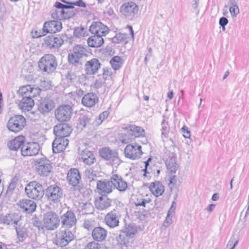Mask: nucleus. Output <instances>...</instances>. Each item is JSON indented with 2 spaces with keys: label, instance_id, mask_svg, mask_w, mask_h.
Segmentation results:
<instances>
[{
  "label": "nucleus",
  "instance_id": "f257e3e1",
  "mask_svg": "<svg viewBox=\"0 0 249 249\" xmlns=\"http://www.w3.org/2000/svg\"><path fill=\"white\" fill-rule=\"evenodd\" d=\"M38 66L41 71L48 74L52 73L57 67L56 58L52 54H45L39 59Z\"/></svg>",
  "mask_w": 249,
  "mask_h": 249
},
{
  "label": "nucleus",
  "instance_id": "f03ea898",
  "mask_svg": "<svg viewBox=\"0 0 249 249\" xmlns=\"http://www.w3.org/2000/svg\"><path fill=\"white\" fill-rule=\"evenodd\" d=\"M137 232V228L133 225H125L121 231L118 241L123 247H128L130 245V239L133 238Z\"/></svg>",
  "mask_w": 249,
  "mask_h": 249
},
{
  "label": "nucleus",
  "instance_id": "7ed1b4c3",
  "mask_svg": "<svg viewBox=\"0 0 249 249\" xmlns=\"http://www.w3.org/2000/svg\"><path fill=\"white\" fill-rule=\"evenodd\" d=\"M99 153L103 159L108 161L112 165H119L122 162L117 150L111 149L109 147H104L99 150Z\"/></svg>",
  "mask_w": 249,
  "mask_h": 249
},
{
  "label": "nucleus",
  "instance_id": "20e7f679",
  "mask_svg": "<svg viewBox=\"0 0 249 249\" xmlns=\"http://www.w3.org/2000/svg\"><path fill=\"white\" fill-rule=\"evenodd\" d=\"M25 191L27 196L33 199L40 200L44 195V190L42 185L36 181L28 183Z\"/></svg>",
  "mask_w": 249,
  "mask_h": 249
},
{
  "label": "nucleus",
  "instance_id": "39448f33",
  "mask_svg": "<svg viewBox=\"0 0 249 249\" xmlns=\"http://www.w3.org/2000/svg\"><path fill=\"white\" fill-rule=\"evenodd\" d=\"M35 164L36 172L40 176L47 177L53 171L52 162L46 157L36 159Z\"/></svg>",
  "mask_w": 249,
  "mask_h": 249
},
{
  "label": "nucleus",
  "instance_id": "423d86ee",
  "mask_svg": "<svg viewBox=\"0 0 249 249\" xmlns=\"http://www.w3.org/2000/svg\"><path fill=\"white\" fill-rule=\"evenodd\" d=\"M86 55L84 48L80 45H77L73 48L72 52L69 53L68 62L80 69L82 66L81 59L84 56Z\"/></svg>",
  "mask_w": 249,
  "mask_h": 249
},
{
  "label": "nucleus",
  "instance_id": "0eeeda50",
  "mask_svg": "<svg viewBox=\"0 0 249 249\" xmlns=\"http://www.w3.org/2000/svg\"><path fill=\"white\" fill-rule=\"evenodd\" d=\"M74 238L73 233L69 229L61 230L56 235L55 244L59 247H65L74 240Z\"/></svg>",
  "mask_w": 249,
  "mask_h": 249
},
{
  "label": "nucleus",
  "instance_id": "6e6552de",
  "mask_svg": "<svg viewBox=\"0 0 249 249\" xmlns=\"http://www.w3.org/2000/svg\"><path fill=\"white\" fill-rule=\"evenodd\" d=\"M43 221L45 229L47 230L53 231L58 227L60 220L55 213L50 211L44 214Z\"/></svg>",
  "mask_w": 249,
  "mask_h": 249
},
{
  "label": "nucleus",
  "instance_id": "1a4fd4ad",
  "mask_svg": "<svg viewBox=\"0 0 249 249\" xmlns=\"http://www.w3.org/2000/svg\"><path fill=\"white\" fill-rule=\"evenodd\" d=\"M62 189L56 185H51L48 186L44 191V195L47 199L53 203H57L60 201L63 197Z\"/></svg>",
  "mask_w": 249,
  "mask_h": 249
},
{
  "label": "nucleus",
  "instance_id": "9d476101",
  "mask_svg": "<svg viewBox=\"0 0 249 249\" xmlns=\"http://www.w3.org/2000/svg\"><path fill=\"white\" fill-rule=\"evenodd\" d=\"M72 111V107L69 105L59 106L55 110V117L60 122H68L71 117Z\"/></svg>",
  "mask_w": 249,
  "mask_h": 249
},
{
  "label": "nucleus",
  "instance_id": "9b49d317",
  "mask_svg": "<svg viewBox=\"0 0 249 249\" xmlns=\"http://www.w3.org/2000/svg\"><path fill=\"white\" fill-rule=\"evenodd\" d=\"M41 91V89L36 86L27 85L21 86L17 91L19 96H27L33 99L39 95Z\"/></svg>",
  "mask_w": 249,
  "mask_h": 249
},
{
  "label": "nucleus",
  "instance_id": "f8f14e48",
  "mask_svg": "<svg viewBox=\"0 0 249 249\" xmlns=\"http://www.w3.org/2000/svg\"><path fill=\"white\" fill-rule=\"evenodd\" d=\"M126 158L131 160H136L141 158L142 154V146L140 145L128 144L126 145L124 151Z\"/></svg>",
  "mask_w": 249,
  "mask_h": 249
},
{
  "label": "nucleus",
  "instance_id": "ddd939ff",
  "mask_svg": "<svg viewBox=\"0 0 249 249\" xmlns=\"http://www.w3.org/2000/svg\"><path fill=\"white\" fill-rule=\"evenodd\" d=\"M22 156H33L37 155L39 151V145L35 142H26L19 149Z\"/></svg>",
  "mask_w": 249,
  "mask_h": 249
},
{
  "label": "nucleus",
  "instance_id": "4468645a",
  "mask_svg": "<svg viewBox=\"0 0 249 249\" xmlns=\"http://www.w3.org/2000/svg\"><path fill=\"white\" fill-rule=\"evenodd\" d=\"M138 11V6L132 1L124 3L120 7L121 13L125 17L130 19L134 17Z\"/></svg>",
  "mask_w": 249,
  "mask_h": 249
},
{
  "label": "nucleus",
  "instance_id": "2eb2a0df",
  "mask_svg": "<svg viewBox=\"0 0 249 249\" xmlns=\"http://www.w3.org/2000/svg\"><path fill=\"white\" fill-rule=\"evenodd\" d=\"M60 220L62 226L68 229L75 225L77 222L76 215L74 212L71 210H68L63 214L60 216Z\"/></svg>",
  "mask_w": 249,
  "mask_h": 249
},
{
  "label": "nucleus",
  "instance_id": "dca6fc26",
  "mask_svg": "<svg viewBox=\"0 0 249 249\" xmlns=\"http://www.w3.org/2000/svg\"><path fill=\"white\" fill-rule=\"evenodd\" d=\"M72 131L71 127L66 123L59 124L53 128V133L56 137L65 138L69 136Z\"/></svg>",
  "mask_w": 249,
  "mask_h": 249
},
{
  "label": "nucleus",
  "instance_id": "f3484780",
  "mask_svg": "<svg viewBox=\"0 0 249 249\" xmlns=\"http://www.w3.org/2000/svg\"><path fill=\"white\" fill-rule=\"evenodd\" d=\"M54 107V103L49 97L41 98L38 101V110L43 114L49 112Z\"/></svg>",
  "mask_w": 249,
  "mask_h": 249
},
{
  "label": "nucleus",
  "instance_id": "a211bd4d",
  "mask_svg": "<svg viewBox=\"0 0 249 249\" xmlns=\"http://www.w3.org/2000/svg\"><path fill=\"white\" fill-rule=\"evenodd\" d=\"M17 205L21 211L28 214L34 212L36 208V204L34 201L27 199L20 200Z\"/></svg>",
  "mask_w": 249,
  "mask_h": 249
},
{
  "label": "nucleus",
  "instance_id": "6ab92c4d",
  "mask_svg": "<svg viewBox=\"0 0 249 249\" xmlns=\"http://www.w3.org/2000/svg\"><path fill=\"white\" fill-rule=\"evenodd\" d=\"M119 213L115 209L107 213L105 217L106 224L110 228H114L119 225Z\"/></svg>",
  "mask_w": 249,
  "mask_h": 249
},
{
  "label": "nucleus",
  "instance_id": "aec40b11",
  "mask_svg": "<svg viewBox=\"0 0 249 249\" xmlns=\"http://www.w3.org/2000/svg\"><path fill=\"white\" fill-rule=\"evenodd\" d=\"M114 189H117L120 192H124L127 188V183L123 177L118 174H113L110 177Z\"/></svg>",
  "mask_w": 249,
  "mask_h": 249
},
{
  "label": "nucleus",
  "instance_id": "412c9836",
  "mask_svg": "<svg viewBox=\"0 0 249 249\" xmlns=\"http://www.w3.org/2000/svg\"><path fill=\"white\" fill-rule=\"evenodd\" d=\"M122 128L128 133H130L134 139L136 138L143 137L145 135L144 130L141 126L131 124H124Z\"/></svg>",
  "mask_w": 249,
  "mask_h": 249
},
{
  "label": "nucleus",
  "instance_id": "4be33fe9",
  "mask_svg": "<svg viewBox=\"0 0 249 249\" xmlns=\"http://www.w3.org/2000/svg\"><path fill=\"white\" fill-rule=\"evenodd\" d=\"M112 183L110 178L109 180H98L97 182V189L100 194L106 196L112 192L113 189Z\"/></svg>",
  "mask_w": 249,
  "mask_h": 249
},
{
  "label": "nucleus",
  "instance_id": "5701e85b",
  "mask_svg": "<svg viewBox=\"0 0 249 249\" xmlns=\"http://www.w3.org/2000/svg\"><path fill=\"white\" fill-rule=\"evenodd\" d=\"M69 141L65 138L56 137L52 143L53 150L55 153H59L63 151L68 145Z\"/></svg>",
  "mask_w": 249,
  "mask_h": 249
},
{
  "label": "nucleus",
  "instance_id": "b1692460",
  "mask_svg": "<svg viewBox=\"0 0 249 249\" xmlns=\"http://www.w3.org/2000/svg\"><path fill=\"white\" fill-rule=\"evenodd\" d=\"M101 64L96 58H92L86 62L85 65V71L88 75H94L100 68Z\"/></svg>",
  "mask_w": 249,
  "mask_h": 249
},
{
  "label": "nucleus",
  "instance_id": "393cba45",
  "mask_svg": "<svg viewBox=\"0 0 249 249\" xmlns=\"http://www.w3.org/2000/svg\"><path fill=\"white\" fill-rule=\"evenodd\" d=\"M62 29V23L57 20H51L44 23L42 30L46 33H55Z\"/></svg>",
  "mask_w": 249,
  "mask_h": 249
},
{
  "label": "nucleus",
  "instance_id": "a878e982",
  "mask_svg": "<svg viewBox=\"0 0 249 249\" xmlns=\"http://www.w3.org/2000/svg\"><path fill=\"white\" fill-rule=\"evenodd\" d=\"M89 31L94 35L106 36L109 32V29L102 22L96 21L90 25Z\"/></svg>",
  "mask_w": 249,
  "mask_h": 249
},
{
  "label": "nucleus",
  "instance_id": "bb28decb",
  "mask_svg": "<svg viewBox=\"0 0 249 249\" xmlns=\"http://www.w3.org/2000/svg\"><path fill=\"white\" fill-rule=\"evenodd\" d=\"M63 39L59 36L51 35L44 38V44L50 49L58 48L63 44Z\"/></svg>",
  "mask_w": 249,
  "mask_h": 249
},
{
  "label": "nucleus",
  "instance_id": "cd10ccee",
  "mask_svg": "<svg viewBox=\"0 0 249 249\" xmlns=\"http://www.w3.org/2000/svg\"><path fill=\"white\" fill-rule=\"evenodd\" d=\"M22 97L18 106L21 112L26 113L27 111H30L35 105L34 100L27 96H21Z\"/></svg>",
  "mask_w": 249,
  "mask_h": 249
},
{
  "label": "nucleus",
  "instance_id": "c85d7f7f",
  "mask_svg": "<svg viewBox=\"0 0 249 249\" xmlns=\"http://www.w3.org/2000/svg\"><path fill=\"white\" fill-rule=\"evenodd\" d=\"M67 179L70 184L73 187H76L81 179L79 170L76 168L71 169L67 174Z\"/></svg>",
  "mask_w": 249,
  "mask_h": 249
},
{
  "label": "nucleus",
  "instance_id": "c756f323",
  "mask_svg": "<svg viewBox=\"0 0 249 249\" xmlns=\"http://www.w3.org/2000/svg\"><path fill=\"white\" fill-rule=\"evenodd\" d=\"M91 235L95 241L101 242L106 238L107 231L103 227H97L92 230Z\"/></svg>",
  "mask_w": 249,
  "mask_h": 249
},
{
  "label": "nucleus",
  "instance_id": "7c9ffc66",
  "mask_svg": "<svg viewBox=\"0 0 249 249\" xmlns=\"http://www.w3.org/2000/svg\"><path fill=\"white\" fill-rule=\"evenodd\" d=\"M98 102V97L93 92L85 94L82 99V104L87 107H92Z\"/></svg>",
  "mask_w": 249,
  "mask_h": 249
},
{
  "label": "nucleus",
  "instance_id": "2f4dec72",
  "mask_svg": "<svg viewBox=\"0 0 249 249\" xmlns=\"http://www.w3.org/2000/svg\"><path fill=\"white\" fill-rule=\"evenodd\" d=\"M112 200L107 196H100L95 201V205L97 209L104 210L109 207L111 205Z\"/></svg>",
  "mask_w": 249,
  "mask_h": 249
},
{
  "label": "nucleus",
  "instance_id": "473e14b6",
  "mask_svg": "<svg viewBox=\"0 0 249 249\" xmlns=\"http://www.w3.org/2000/svg\"><path fill=\"white\" fill-rule=\"evenodd\" d=\"M149 188L152 193L156 197L161 196L164 191V187L160 181L151 183Z\"/></svg>",
  "mask_w": 249,
  "mask_h": 249
},
{
  "label": "nucleus",
  "instance_id": "72a5a7b5",
  "mask_svg": "<svg viewBox=\"0 0 249 249\" xmlns=\"http://www.w3.org/2000/svg\"><path fill=\"white\" fill-rule=\"evenodd\" d=\"M58 3L60 4L61 3L60 2H56L54 6L57 9H60V16L61 18L64 19H67L73 17L75 15V12L73 10L72 8H65L64 7H59V6H58Z\"/></svg>",
  "mask_w": 249,
  "mask_h": 249
},
{
  "label": "nucleus",
  "instance_id": "f704fd0d",
  "mask_svg": "<svg viewBox=\"0 0 249 249\" xmlns=\"http://www.w3.org/2000/svg\"><path fill=\"white\" fill-rule=\"evenodd\" d=\"M103 36L94 35L89 37L88 39V45L90 47L98 48L101 47L104 43Z\"/></svg>",
  "mask_w": 249,
  "mask_h": 249
},
{
  "label": "nucleus",
  "instance_id": "c9c22d12",
  "mask_svg": "<svg viewBox=\"0 0 249 249\" xmlns=\"http://www.w3.org/2000/svg\"><path fill=\"white\" fill-rule=\"evenodd\" d=\"M176 209V207H170L168 211L166 218L163 223V226L168 227L172 223V217L175 214Z\"/></svg>",
  "mask_w": 249,
  "mask_h": 249
},
{
  "label": "nucleus",
  "instance_id": "e433bc0d",
  "mask_svg": "<svg viewBox=\"0 0 249 249\" xmlns=\"http://www.w3.org/2000/svg\"><path fill=\"white\" fill-rule=\"evenodd\" d=\"M176 209V207H170L168 211L166 218L163 223V226L168 227L172 223V217L175 214Z\"/></svg>",
  "mask_w": 249,
  "mask_h": 249
},
{
  "label": "nucleus",
  "instance_id": "4c0bfd02",
  "mask_svg": "<svg viewBox=\"0 0 249 249\" xmlns=\"http://www.w3.org/2000/svg\"><path fill=\"white\" fill-rule=\"evenodd\" d=\"M176 209V207H170L168 211L166 218L163 223V226L168 227L172 223V217L175 214Z\"/></svg>",
  "mask_w": 249,
  "mask_h": 249
},
{
  "label": "nucleus",
  "instance_id": "58836bf2",
  "mask_svg": "<svg viewBox=\"0 0 249 249\" xmlns=\"http://www.w3.org/2000/svg\"><path fill=\"white\" fill-rule=\"evenodd\" d=\"M118 138L119 141L124 144L129 143L132 142L134 139L130 133H121L119 134Z\"/></svg>",
  "mask_w": 249,
  "mask_h": 249
},
{
  "label": "nucleus",
  "instance_id": "ea45409f",
  "mask_svg": "<svg viewBox=\"0 0 249 249\" xmlns=\"http://www.w3.org/2000/svg\"><path fill=\"white\" fill-rule=\"evenodd\" d=\"M57 4L59 7H64L65 8H72L73 9L74 6L83 8L86 7V3L83 1V0H78L75 2L69 3V5H65L63 3H58Z\"/></svg>",
  "mask_w": 249,
  "mask_h": 249
},
{
  "label": "nucleus",
  "instance_id": "a19ab883",
  "mask_svg": "<svg viewBox=\"0 0 249 249\" xmlns=\"http://www.w3.org/2000/svg\"><path fill=\"white\" fill-rule=\"evenodd\" d=\"M110 63L114 70H119L123 65L121 58L119 56L113 57L110 61Z\"/></svg>",
  "mask_w": 249,
  "mask_h": 249
},
{
  "label": "nucleus",
  "instance_id": "79ce46f5",
  "mask_svg": "<svg viewBox=\"0 0 249 249\" xmlns=\"http://www.w3.org/2000/svg\"><path fill=\"white\" fill-rule=\"evenodd\" d=\"M90 119L88 115H81L78 119V126L80 128L83 129V128L86 127L88 124L90 123Z\"/></svg>",
  "mask_w": 249,
  "mask_h": 249
},
{
  "label": "nucleus",
  "instance_id": "37998d69",
  "mask_svg": "<svg viewBox=\"0 0 249 249\" xmlns=\"http://www.w3.org/2000/svg\"><path fill=\"white\" fill-rule=\"evenodd\" d=\"M26 124V120L25 117L21 115H17V132L23 129Z\"/></svg>",
  "mask_w": 249,
  "mask_h": 249
},
{
  "label": "nucleus",
  "instance_id": "c03bdc74",
  "mask_svg": "<svg viewBox=\"0 0 249 249\" xmlns=\"http://www.w3.org/2000/svg\"><path fill=\"white\" fill-rule=\"evenodd\" d=\"M166 165L168 171L172 173H175L178 167L176 160H166Z\"/></svg>",
  "mask_w": 249,
  "mask_h": 249
},
{
  "label": "nucleus",
  "instance_id": "a18cd8bd",
  "mask_svg": "<svg viewBox=\"0 0 249 249\" xmlns=\"http://www.w3.org/2000/svg\"><path fill=\"white\" fill-rule=\"evenodd\" d=\"M3 222L7 225H13L14 228L16 229V215L15 213H9L6 215L3 219Z\"/></svg>",
  "mask_w": 249,
  "mask_h": 249
},
{
  "label": "nucleus",
  "instance_id": "49530a36",
  "mask_svg": "<svg viewBox=\"0 0 249 249\" xmlns=\"http://www.w3.org/2000/svg\"><path fill=\"white\" fill-rule=\"evenodd\" d=\"M6 127L9 131L16 133V115L10 118L6 124Z\"/></svg>",
  "mask_w": 249,
  "mask_h": 249
},
{
  "label": "nucleus",
  "instance_id": "de8ad7c7",
  "mask_svg": "<svg viewBox=\"0 0 249 249\" xmlns=\"http://www.w3.org/2000/svg\"><path fill=\"white\" fill-rule=\"evenodd\" d=\"M161 137L163 141L164 138H167L169 130V127L168 122H165V120H163L161 122Z\"/></svg>",
  "mask_w": 249,
  "mask_h": 249
},
{
  "label": "nucleus",
  "instance_id": "09e8293b",
  "mask_svg": "<svg viewBox=\"0 0 249 249\" xmlns=\"http://www.w3.org/2000/svg\"><path fill=\"white\" fill-rule=\"evenodd\" d=\"M32 222L35 227L37 228L38 230L44 231L45 227L43 226V224L42 223L41 221L36 215L32 218Z\"/></svg>",
  "mask_w": 249,
  "mask_h": 249
},
{
  "label": "nucleus",
  "instance_id": "8fccbe9b",
  "mask_svg": "<svg viewBox=\"0 0 249 249\" xmlns=\"http://www.w3.org/2000/svg\"><path fill=\"white\" fill-rule=\"evenodd\" d=\"M17 237L19 242H23L27 237V230L25 228L18 230L17 229Z\"/></svg>",
  "mask_w": 249,
  "mask_h": 249
},
{
  "label": "nucleus",
  "instance_id": "3c124183",
  "mask_svg": "<svg viewBox=\"0 0 249 249\" xmlns=\"http://www.w3.org/2000/svg\"><path fill=\"white\" fill-rule=\"evenodd\" d=\"M165 156L167 157L166 160H176L177 155L175 153V147H171L170 150H167L165 152Z\"/></svg>",
  "mask_w": 249,
  "mask_h": 249
},
{
  "label": "nucleus",
  "instance_id": "603ef678",
  "mask_svg": "<svg viewBox=\"0 0 249 249\" xmlns=\"http://www.w3.org/2000/svg\"><path fill=\"white\" fill-rule=\"evenodd\" d=\"M26 143L25 137L22 135L17 136V151L20 149L21 147Z\"/></svg>",
  "mask_w": 249,
  "mask_h": 249
},
{
  "label": "nucleus",
  "instance_id": "864d4df0",
  "mask_svg": "<svg viewBox=\"0 0 249 249\" xmlns=\"http://www.w3.org/2000/svg\"><path fill=\"white\" fill-rule=\"evenodd\" d=\"M101 245L95 241L88 243L85 247L84 249H101Z\"/></svg>",
  "mask_w": 249,
  "mask_h": 249
},
{
  "label": "nucleus",
  "instance_id": "5fc2aeb1",
  "mask_svg": "<svg viewBox=\"0 0 249 249\" xmlns=\"http://www.w3.org/2000/svg\"><path fill=\"white\" fill-rule=\"evenodd\" d=\"M109 115V112L107 111H104L101 113L98 116V119L96 120L98 124H100L102 122L107 119Z\"/></svg>",
  "mask_w": 249,
  "mask_h": 249
},
{
  "label": "nucleus",
  "instance_id": "6e6d98bb",
  "mask_svg": "<svg viewBox=\"0 0 249 249\" xmlns=\"http://www.w3.org/2000/svg\"><path fill=\"white\" fill-rule=\"evenodd\" d=\"M14 179L15 178H14L13 180L11 182L7 189L6 194L8 196L12 195L16 188V181H15Z\"/></svg>",
  "mask_w": 249,
  "mask_h": 249
},
{
  "label": "nucleus",
  "instance_id": "4d7b16f0",
  "mask_svg": "<svg viewBox=\"0 0 249 249\" xmlns=\"http://www.w3.org/2000/svg\"><path fill=\"white\" fill-rule=\"evenodd\" d=\"M27 118H30L31 120L35 119L38 116V113L37 111H28L25 113Z\"/></svg>",
  "mask_w": 249,
  "mask_h": 249
},
{
  "label": "nucleus",
  "instance_id": "13d9d810",
  "mask_svg": "<svg viewBox=\"0 0 249 249\" xmlns=\"http://www.w3.org/2000/svg\"><path fill=\"white\" fill-rule=\"evenodd\" d=\"M7 145L10 150L16 151V138L8 141Z\"/></svg>",
  "mask_w": 249,
  "mask_h": 249
},
{
  "label": "nucleus",
  "instance_id": "bf43d9fd",
  "mask_svg": "<svg viewBox=\"0 0 249 249\" xmlns=\"http://www.w3.org/2000/svg\"><path fill=\"white\" fill-rule=\"evenodd\" d=\"M228 19L225 17H221L219 19V23L222 27L223 31L225 30V26L228 23Z\"/></svg>",
  "mask_w": 249,
  "mask_h": 249
},
{
  "label": "nucleus",
  "instance_id": "052dcab7",
  "mask_svg": "<svg viewBox=\"0 0 249 249\" xmlns=\"http://www.w3.org/2000/svg\"><path fill=\"white\" fill-rule=\"evenodd\" d=\"M43 32H42L41 31L39 30H33L31 34L33 37L34 38H38L39 37H41L42 36H43L45 35L44 34H43Z\"/></svg>",
  "mask_w": 249,
  "mask_h": 249
},
{
  "label": "nucleus",
  "instance_id": "680f3d73",
  "mask_svg": "<svg viewBox=\"0 0 249 249\" xmlns=\"http://www.w3.org/2000/svg\"><path fill=\"white\" fill-rule=\"evenodd\" d=\"M93 154L89 158H84L83 161L88 165H91L94 163L95 160Z\"/></svg>",
  "mask_w": 249,
  "mask_h": 249
},
{
  "label": "nucleus",
  "instance_id": "e2e57ef3",
  "mask_svg": "<svg viewBox=\"0 0 249 249\" xmlns=\"http://www.w3.org/2000/svg\"><path fill=\"white\" fill-rule=\"evenodd\" d=\"M66 78L70 82H72L76 79V76L74 73L69 72L66 75Z\"/></svg>",
  "mask_w": 249,
  "mask_h": 249
},
{
  "label": "nucleus",
  "instance_id": "0e129e2a",
  "mask_svg": "<svg viewBox=\"0 0 249 249\" xmlns=\"http://www.w3.org/2000/svg\"><path fill=\"white\" fill-rule=\"evenodd\" d=\"M114 41L117 43H119L124 41V36L123 34L117 35L116 36L113 38Z\"/></svg>",
  "mask_w": 249,
  "mask_h": 249
},
{
  "label": "nucleus",
  "instance_id": "69168bd1",
  "mask_svg": "<svg viewBox=\"0 0 249 249\" xmlns=\"http://www.w3.org/2000/svg\"><path fill=\"white\" fill-rule=\"evenodd\" d=\"M230 12L232 16H236L239 13L238 7H230Z\"/></svg>",
  "mask_w": 249,
  "mask_h": 249
},
{
  "label": "nucleus",
  "instance_id": "338daca9",
  "mask_svg": "<svg viewBox=\"0 0 249 249\" xmlns=\"http://www.w3.org/2000/svg\"><path fill=\"white\" fill-rule=\"evenodd\" d=\"M93 154L89 151L88 149H85L83 151V152L81 154V158L83 160H84V158H89L91 156H92Z\"/></svg>",
  "mask_w": 249,
  "mask_h": 249
},
{
  "label": "nucleus",
  "instance_id": "774afa93",
  "mask_svg": "<svg viewBox=\"0 0 249 249\" xmlns=\"http://www.w3.org/2000/svg\"><path fill=\"white\" fill-rule=\"evenodd\" d=\"M84 29L83 28H76L73 32L74 36L76 37H80L82 36Z\"/></svg>",
  "mask_w": 249,
  "mask_h": 249
}]
</instances>
